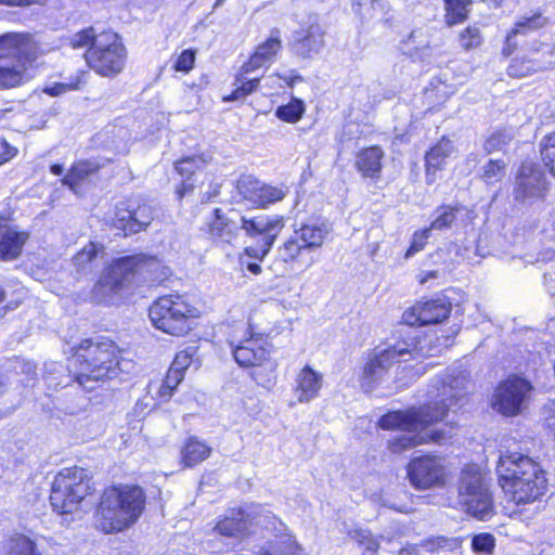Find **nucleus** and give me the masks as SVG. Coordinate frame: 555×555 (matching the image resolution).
I'll list each match as a JSON object with an SVG mask.
<instances>
[{"label":"nucleus","mask_w":555,"mask_h":555,"mask_svg":"<svg viewBox=\"0 0 555 555\" xmlns=\"http://www.w3.org/2000/svg\"><path fill=\"white\" fill-rule=\"evenodd\" d=\"M211 454L212 448L207 441L191 435L180 446L179 464L182 469H192L207 461Z\"/></svg>","instance_id":"c85d7f7f"},{"label":"nucleus","mask_w":555,"mask_h":555,"mask_svg":"<svg viewBox=\"0 0 555 555\" xmlns=\"http://www.w3.org/2000/svg\"><path fill=\"white\" fill-rule=\"evenodd\" d=\"M220 183H217L214 180H209L208 191L202 196V203H209L217 198L220 195Z\"/></svg>","instance_id":"13d9d810"},{"label":"nucleus","mask_w":555,"mask_h":555,"mask_svg":"<svg viewBox=\"0 0 555 555\" xmlns=\"http://www.w3.org/2000/svg\"><path fill=\"white\" fill-rule=\"evenodd\" d=\"M324 35L325 33L318 25L301 29L293 42L295 53L302 59L312 57L323 48Z\"/></svg>","instance_id":"c756f323"},{"label":"nucleus","mask_w":555,"mask_h":555,"mask_svg":"<svg viewBox=\"0 0 555 555\" xmlns=\"http://www.w3.org/2000/svg\"><path fill=\"white\" fill-rule=\"evenodd\" d=\"M506 168L507 164L505 160L501 158L489 159L482 168L480 178L486 184L492 185L502 181L505 177Z\"/></svg>","instance_id":"37998d69"},{"label":"nucleus","mask_w":555,"mask_h":555,"mask_svg":"<svg viewBox=\"0 0 555 555\" xmlns=\"http://www.w3.org/2000/svg\"><path fill=\"white\" fill-rule=\"evenodd\" d=\"M170 269L155 255L133 253L112 258L91 288V297L106 302L142 285H159L170 278Z\"/></svg>","instance_id":"39448f33"},{"label":"nucleus","mask_w":555,"mask_h":555,"mask_svg":"<svg viewBox=\"0 0 555 555\" xmlns=\"http://www.w3.org/2000/svg\"><path fill=\"white\" fill-rule=\"evenodd\" d=\"M147 315L155 330L171 337L184 338L198 327L203 310L191 295L173 292L156 297L147 309Z\"/></svg>","instance_id":"6e6552de"},{"label":"nucleus","mask_w":555,"mask_h":555,"mask_svg":"<svg viewBox=\"0 0 555 555\" xmlns=\"http://www.w3.org/2000/svg\"><path fill=\"white\" fill-rule=\"evenodd\" d=\"M18 155V147L0 135V167L7 165Z\"/></svg>","instance_id":"864d4df0"},{"label":"nucleus","mask_w":555,"mask_h":555,"mask_svg":"<svg viewBox=\"0 0 555 555\" xmlns=\"http://www.w3.org/2000/svg\"><path fill=\"white\" fill-rule=\"evenodd\" d=\"M325 235L323 227L302 223L278 247V257L291 267L300 266L310 253L323 245Z\"/></svg>","instance_id":"ddd939ff"},{"label":"nucleus","mask_w":555,"mask_h":555,"mask_svg":"<svg viewBox=\"0 0 555 555\" xmlns=\"http://www.w3.org/2000/svg\"><path fill=\"white\" fill-rule=\"evenodd\" d=\"M543 418L545 426L555 436V402H551L543 408Z\"/></svg>","instance_id":"4d7b16f0"},{"label":"nucleus","mask_w":555,"mask_h":555,"mask_svg":"<svg viewBox=\"0 0 555 555\" xmlns=\"http://www.w3.org/2000/svg\"><path fill=\"white\" fill-rule=\"evenodd\" d=\"M28 238L29 233L27 231L8 229L0 237V260L12 261L17 259L22 255Z\"/></svg>","instance_id":"2f4dec72"},{"label":"nucleus","mask_w":555,"mask_h":555,"mask_svg":"<svg viewBox=\"0 0 555 555\" xmlns=\"http://www.w3.org/2000/svg\"><path fill=\"white\" fill-rule=\"evenodd\" d=\"M259 555H305L302 546L292 537L281 538L271 546L262 550Z\"/></svg>","instance_id":"a19ab883"},{"label":"nucleus","mask_w":555,"mask_h":555,"mask_svg":"<svg viewBox=\"0 0 555 555\" xmlns=\"http://www.w3.org/2000/svg\"><path fill=\"white\" fill-rule=\"evenodd\" d=\"M38 48L29 34L8 33L0 36V90L20 88L34 78L31 69Z\"/></svg>","instance_id":"1a4fd4ad"},{"label":"nucleus","mask_w":555,"mask_h":555,"mask_svg":"<svg viewBox=\"0 0 555 555\" xmlns=\"http://www.w3.org/2000/svg\"><path fill=\"white\" fill-rule=\"evenodd\" d=\"M386 153L379 144L358 149L353 157V168L362 180L377 183L382 180Z\"/></svg>","instance_id":"4be33fe9"},{"label":"nucleus","mask_w":555,"mask_h":555,"mask_svg":"<svg viewBox=\"0 0 555 555\" xmlns=\"http://www.w3.org/2000/svg\"><path fill=\"white\" fill-rule=\"evenodd\" d=\"M206 236L216 244H231L237 237L238 227L222 208H214L202 228Z\"/></svg>","instance_id":"a878e982"},{"label":"nucleus","mask_w":555,"mask_h":555,"mask_svg":"<svg viewBox=\"0 0 555 555\" xmlns=\"http://www.w3.org/2000/svg\"><path fill=\"white\" fill-rule=\"evenodd\" d=\"M513 135L506 129H498L483 141V151L487 154L504 151L512 142Z\"/></svg>","instance_id":"c03bdc74"},{"label":"nucleus","mask_w":555,"mask_h":555,"mask_svg":"<svg viewBox=\"0 0 555 555\" xmlns=\"http://www.w3.org/2000/svg\"><path fill=\"white\" fill-rule=\"evenodd\" d=\"M12 551L14 555H41L35 541L24 534H17L12 539Z\"/></svg>","instance_id":"09e8293b"},{"label":"nucleus","mask_w":555,"mask_h":555,"mask_svg":"<svg viewBox=\"0 0 555 555\" xmlns=\"http://www.w3.org/2000/svg\"><path fill=\"white\" fill-rule=\"evenodd\" d=\"M351 2L353 11L359 15H363L365 9L375 11L383 7L380 0H351Z\"/></svg>","instance_id":"6e6d98bb"},{"label":"nucleus","mask_w":555,"mask_h":555,"mask_svg":"<svg viewBox=\"0 0 555 555\" xmlns=\"http://www.w3.org/2000/svg\"><path fill=\"white\" fill-rule=\"evenodd\" d=\"M429 228H424L421 230H417L412 235V241L410 243V246L404 253V258H410L416 253L423 250L428 242L429 235H430Z\"/></svg>","instance_id":"8fccbe9b"},{"label":"nucleus","mask_w":555,"mask_h":555,"mask_svg":"<svg viewBox=\"0 0 555 555\" xmlns=\"http://www.w3.org/2000/svg\"><path fill=\"white\" fill-rule=\"evenodd\" d=\"M420 338L412 334L400 335L397 340L383 350L396 363L401 362V358L412 356L418 349Z\"/></svg>","instance_id":"c9c22d12"},{"label":"nucleus","mask_w":555,"mask_h":555,"mask_svg":"<svg viewBox=\"0 0 555 555\" xmlns=\"http://www.w3.org/2000/svg\"><path fill=\"white\" fill-rule=\"evenodd\" d=\"M236 191L242 201L255 209H267L286 196V191L282 188L264 183L250 175H243L237 179Z\"/></svg>","instance_id":"aec40b11"},{"label":"nucleus","mask_w":555,"mask_h":555,"mask_svg":"<svg viewBox=\"0 0 555 555\" xmlns=\"http://www.w3.org/2000/svg\"><path fill=\"white\" fill-rule=\"evenodd\" d=\"M193 360L190 348L175 354L166 374L162 378H154L147 384V391L158 404L168 402L175 395L178 386L185 377V372Z\"/></svg>","instance_id":"6ab92c4d"},{"label":"nucleus","mask_w":555,"mask_h":555,"mask_svg":"<svg viewBox=\"0 0 555 555\" xmlns=\"http://www.w3.org/2000/svg\"><path fill=\"white\" fill-rule=\"evenodd\" d=\"M214 531L221 537L243 540L250 534L249 517L242 508H231L217 519Z\"/></svg>","instance_id":"bb28decb"},{"label":"nucleus","mask_w":555,"mask_h":555,"mask_svg":"<svg viewBox=\"0 0 555 555\" xmlns=\"http://www.w3.org/2000/svg\"><path fill=\"white\" fill-rule=\"evenodd\" d=\"M67 44L72 50H82L86 68L78 69L66 82L44 86L42 92L50 96L81 90L88 83L90 72L112 79L127 66L129 51L125 38L113 27L85 26L69 36Z\"/></svg>","instance_id":"f257e3e1"},{"label":"nucleus","mask_w":555,"mask_h":555,"mask_svg":"<svg viewBox=\"0 0 555 555\" xmlns=\"http://www.w3.org/2000/svg\"><path fill=\"white\" fill-rule=\"evenodd\" d=\"M490 2L494 8H501L503 0H490Z\"/></svg>","instance_id":"0e129e2a"},{"label":"nucleus","mask_w":555,"mask_h":555,"mask_svg":"<svg viewBox=\"0 0 555 555\" xmlns=\"http://www.w3.org/2000/svg\"><path fill=\"white\" fill-rule=\"evenodd\" d=\"M227 344L236 365L247 371L258 386L269 389L275 385L279 364L272 357L275 346L270 332L259 330L251 321L235 324L231 326Z\"/></svg>","instance_id":"423d86ee"},{"label":"nucleus","mask_w":555,"mask_h":555,"mask_svg":"<svg viewBox=\"0 0 555 555\" xmlns=\"http://www.w3.org/2000/svg\"><path fill=\"white\" fill-rule=\"evenodd\" d=\"M548 24L550 20L544 16L541 11H537L532 15L517 21L513 25V28L515 31H518L520 36H527L530 33L545 28Z\"/></svg>","instance_id":"ea45409f"},{"label":"nucleus","mask_w":555,"mask_h":555,"mask_svg":"<svg viewBox=\"0 0 555 555\" xmlns=\"http://www.w3.org/2000/svg\"><path fill=\"white\" fill-rule=\"evenodd\" d=\"M96 494L93 475L85 467L72 465L60 469L52 479L49 503L52 511L61 516L82 509L86 502Z\"/></svg>","instance_id":"9d476101"},{"label":"nucleus","mask_w":555,"mask_h":555,"mask_svg":"<svg viewBox=\"0 0 555 555\" xmlns=\"http://www.w3.org/2000/svg\"><path fill=\"white\" fill-rule=\"evenodd\" d=\"M453 310L451 299L439 293L430 298H423L406 308L401 322L412 327L435 325L447 321Z\"/></svg>","instance_id":"dca6fc26"},{"label":"nucleus","mask_w":555,"mask_h":555,"mask_svg":"<svg viewBox=\"0 0 555 555\" xmlns=\"http://www.w3.org/2000/svg\"><path fill=\"white\" fill-rule=\"evenodd\" d=\"M283 44L280 30L273 28L271 35L257 44L246 61H244L233 75V89L221 96L223 103L243 102L260 90L262 76L249 75L262 67H268L282 51Z\"/></svg>","instance_id":"9b49d317"},{"label":"nucleus","mask_w":555,"mask_h":555,"mask_svg":"<svg viewBox=\"0 0 555 555\" xmlns=\"http://www.w3.org/2000/svg\"><path fill=\"white\" fill-rule=\"evenodd\" d=\"M109 163H112V159L108 158L103 162L90 158L76 159L64 173L61 183L73 193L80 195L92 178L99 175L105 164Z\"/></svg>","instance_id":"b1692460"},{"label":"nucleus","mask_w":555,"mask_h":555,"mask_svg":"<svg viewBox=\"0 0 555 555\" xmlns=\"http://www.w3.org/2000/svg\"><path fill=\"white\" fill-rule=\"evenodd\" d=\"M539 66L535 61L528 57H515L506 68V73L512 78H524L534 74Z\"/></svg>","instance_id":"a18cd8bd"},{"label":"nucleus","mask_w":555,"mask_h":555,"mask_svg":"<svg viewBox=\"0 0 555 555\" xmlns=\"http://www.w3.org/2000/svg\"><path fill=\"white\" fill-rule=\"evenodd\" d=\"M66 360L70 384L90 392L120 375L124 349L108 336L85 337L70 346Z\"/></svg>","instance_id":"20e7f679"},{"label":"nucleus","mask_w":555,"mask_h":555,"mask_svg":"<svg viewBox=\"0 0 555 555\" xmlns=\"http://www.w3.org/2000/svg\"><path fill=\"white\" fill-rule=\"evenodd\" d=\"M396 363L382 349H373L365 357L359 375L360 387L365 392L374 390L389 374Z\"/></svg>","instance_id":"5701e85b"},{"label":"nucleus","mask_w":555,"mask_h":555,"mask_svg":"<svg viewBox=\"0 0 555 555\" xmlns=\"http://www.w3.org/2000/svg\"><path fill=\"white\" fill-rule=\"evenodd\" d=\"M306 105L299 98L292 96L286 104L279 105L275 109V117L287 124H296L304 117Z\"/></svg>","instance_id":"4c0bfd02"},{"label":"nucleus","mask_w":555,"mask_h":555,"mask_svg":"<svg viewBox=\"0 0 555 555\" xmlns=\"http://www.w3.org/2000/svg\"><path fill=\"white\" fill-rule=\"evenodd\" d=\"M281 78L284 80L286 87H288V88H293L295 86V83L301 82L304 80V78L300 74H292L289 76H284Z\"/></svg>","instance_id":"052dcab7"},{"label":"nucleus","mask_w":555,"mask_h":555,"mask_svg":"<svg viewBox=\"0 0 555 555\" xmlns=\"http://www.w3.org/2000/svg\"><path fill=\"white\" fill-rule=\"evenodd\" d=\"M5 300H7V292L3 287V285L0 283V305H2L0 307V319L4 318L9 311H12V310L18 308L23 302L22 299L10 300L8 302H5Z\"/></svg>","instance_id":"5fc2aeb1"},{"label":"nucleus","mask_w":555,"mask_h":555,"mask_svg":"<svg viewBox=\"0 0 555 555\" xmlns=\"http://www.w3.org/2000/svg\"><path fill=\"white\" fill-rule=\"evenodd\" d=\"M197 50L189 48L182 50L172 61L171 69L175 73L188 75L195 68Z\"/></svg>","instance_id":"49530a36"},{"label":"nucleus","mask_w":555,"mask_h":555,"mask_svg":"<svg viewBox=\"0 0 555 555\" xmlns=\"http://www.w3.org/2000/svg\"><path fill=\"white\" fill-rule=\"evenodd\" d=\"M153 220V207L142 198L130 196L116 203L111 228L130 236L145 231Z\"/></svg>","instance_id":"4468645a"},{"label":"nucleus","mask_w":555,"mask_h":555,"mask_svg":"<svg viewBox=\"0 0 555 555\" xmlns=\"http://www.w3.org/2000/svg\"><path fill=\"white\" fill-rule=\"evenodd\" d=\"M35 0H0V5L4 7H31Z\"/></svg>","instance_id":"bf43d9fd"},{"label":"nucleus","mask_w":555,"mask_h":555,"mask_svg":"<svg viewBox=\"0 0 555 555\" xmlns=\"http://www.w3.org/2000/svg\"><path fill=\"white\" fill-rule=\"evenodd\" d=\"M494 472L509 517L524 515L528 506L540 504L548 496V472L538 457L505 450L498 456Z\"/></svg>","instance_id":"f03ea898"},{"label":"nucleus","mask_w":555,"mask_h":555,"mask_svg":"<svg viewBox=\"0 0 555 555\" xmlns=\"http://www.w3.org/2000/svg\"><path fill=\"white\" fill-rule=\"evenodd\" d=\"M550 190V182L538 164L524 162L519 165L513 190L514 201L532 204L543 201Z\"/></svg>","instance_id":"a211bd4d"},{"label":"nucleus","mask_w":555,"mask_h":555,"mask_svg":"<svg viewBox=\"0 0 555 555\" xmlns=\"http://www.w3.org/2000/svg\"><path fill=\"white\" fill-rule=\"evenodd\" d=\"M286 218L283 215L260 214L241 218V229L248 237H260L262 242L275 244L284 230Z\"/></svg>","instance_id":"412c9836"},{"label":"nucleus","mask_w":555,"mask_h":555,"mask_svg":"<svg viewBox=\"0 0 555 555\" xmlns=\"http://www.w3.org/2000/svg\"><path fill=\"white\" fill-rule=\"evenodd\" d=\"M453 141L446 134L433 143L424 154V173L428 185L437 181L438 172L446 169L448 159L454 153Z\"/></svg>","instance_id":"393cba45"},{"label":"nucleus","mask_w":555,"mask_h":555,"mask_svg":"<svg viewBox=\"0 0 555 555\" xmlns=\"http://www.w3.org/2000/svg\"><path fill=\"white\" fill-rule=\"evenodd\" d=\"M274 244L260 242L259 246H247L238 256V262L243 269H246L254 275L262 272L260 263L269 255Z\"/></svg>","instance_id":"473e14b6"},{"label":"nucleus","mask_w":555,"mask_h":555,"mask_svg":"<svg viewBox=\"0 0 555 555\" xmlns=\"http://www.w3.org/2000/svg\"><path fill=\"white\" fill-rule=\"evenodd\" d=\"M175 171L180 176L181 181L177 184L175 195L177 201L192 194L197 186L195 177L203 172L202 162L194 156H185L175 162Z\"/></svg>","instance_id":"cd10ccee"},{"label":"nucleus","mask_w":555,"mask_h":555,"mask_svg":"<svg viewBox=\"0 0 555 555\" xmlns=\"http://www.w3.org/2000/svg\"><path fill=\"white\" fill-rule=\"evenodd\" d=\"M438 216L428 225L429 230L443 231L450 229L456 220L460 208L452 205H440L437 208Z\"/></svg>","instance_id":"79ce46f5"},{"label":"nucleus","mask_w":555,"mask_h":555,"mask_svg":"<svg viewBox=\"0 0 555 555\" xmlns=\"http://www.w3.org/2000/svg\"><path fill=\"white\" fill-rule=\"evenodd\" d=\"M104 251V246L95 241L87 242L72 257V266L77 274L91 272L92 264L100 254Z\"/></svg>","instance_id":"72a5a7b5"},{"label":"nucleus","mask_w":555,"mask_h":555,"mask_svg":"<svg viewBox=\"0 0 555 555\" xmlns=\"http://www.w3.org/2000/svg\"><path fill=\"white\" fill-rule=\"evenodd\" d=\"M455 403V396L435 397L418 406L391 410L383 414L377 421V426L380 429L412 433V435H401L389 439L387 450L392 454H401L421 444L440 442L444 438L442 430H433L426 435L422 433L444 422L451 406Z\"/></svg>","instance_id":"7ed1b4c3"},{"label":"nucleus","mask_w":555,"mask_h":555,"mask_svg":"<svg viewBox=\"0 0 555 555\" xmlns=\"http://www.w3.org/2000/svg\"><path fill=\"white\" fill-rule=\"evenodd\" d=\"M146 503V492L138 483L108 485L94 506L95 527L105 534L125 531L140 519Z\"/></svg>","instance_id":"0eeeda50"},{"label":"nucleus","mask_w":555,"mask_h":555,"mask_svg":"<svg viewBox=\"0 0 555 555\" xmlns=\"http://www.w3.org/2000/svg\"><path fill=\"white\" fill-rule=\"evenodd\" d=\"M518 36H520L519 33L515 31L513 27L507 31L501 50L504 57L507 59L519 50L521 44L517 39Z\"/></svg>","instance_id":"603ef678"},{"label":"nucleus","mask_w":555,"mask_h":555,"mask_svg":"<svg viewBox=\"0 0 555 555\" xmlns=\"http://www.w3.org/2000/svg\"><path fill=\"white\" fill-rule=\"evenodd\" d=\"M444 15L443 23L448 27H453L465 23L470 15L473 0H442Z\"/></svg>","instance_id":"f704fd0d"},{"label":"nucleus","mask_w":555,"mask_h":555,"mask_svg":"<svg viewBox=\"0 0 555 555\" xmlns=\"http://www.w3.org/2000/svg\"><path fill=\"white\" fill-rule=\"evenodd\" d=\"M225 0H216L215 7L221 5Z\"/></svg>","instance_id":"338daca9"},{"label":"nucleus","mask_w":555,"mask_h":555,"mask_svg":"<svg viewBox=\"0 0 555 555\" xmlns=\"http://www.w3.org/2000/svg\"><path fill=\"white\" fill-rule=\"evenodd\" d=\"M531 390L532 385L528 379L512 374L495 387L492 406L503 416H517L521 413Z\"/></svg>","instance_id":"f3484780"},{"label":"nucleus","mask_w":555,"mask_h":555,"mask_svg":"<svg viewBox=\"0 0 555 555\" xmlns=\"http://www.w3.org/2000/svg\"><path fill=\"white\" fill-rule=\"evenodd\" d=\"M495 546L494 537L491 533H478L472 540V548L476 553L491 554Z\"/></svg>","instance_id":"3c124183"},{"label":"nucleus","mask_w":555,"mask_h":555,"mask_svg":"<svg viewBox=\"0 0 555 555\" xmlns=\"http://www.w3.org/2000/svg\"><path fill=\"white\" fill-rule=\"evenodd\" d=\"M539 153L544 169L555 178V130L543 135Z\"/></svg>","instance_id":"58836bf2"},{"label":"nucleus","mask_w":555,"mask_h":555,"mask_svg":"<svg viewBox=\"0 0 555 555\" xmlns=\"http://www.w3.org/2000/svg\"><path fill=\"white\" fill-rule=\"evenodd\" d=\"M50 172L54 176H62L64 173V166L62 164H52L50 166Z\"/></svg>","instance_id":"e2e57ef3"},{"label":"nucleus","mask_w":555,"mask_h":555,"mask_svg":"<svg viewBox=\"0 0 555 555\" xmlns=\"http://www.w3.org/2000/svg\"><path fill=\"white\" fill-rule=\"evenodd\" d=\"M459 48L464 52L480 49L485 43L481 29L476 24H470L461 29L456 36Z\"/></svg>","instance_id":"e433bc0d"},{"label":"nucleus","mask_w":555,"mask_h":555,"mask_svg":"<svg viewBox=\"0 0 555 555\" xmlns=\"http://www.w3.org/2000/svg\"><path fill=\"white\" fill-rule=\"evenodd\" d=\"M406 476L415 490L425 491L433 488H443L448 483L451 474L441 456L426 453L414 456L409 461Z\"/></svg>","instance_id":"2eb2a0df"},{"label":"nucleus","mask_w":555,"mask_h":555,"mask_svg":"<svg viewBox=\"0 0 555 555\" xmlns=\"http://www.w3.org/2000/svg\"><path fill=\"white\" fill-rule=\"evenodd\" d=\"M347 535L359 546H363L366 551L373 554H376L379 550V541L372 534L370 530L353 528L348 530Z\"/></svg>","instance_id":"de8ad7c7"},{"label":"nucleus","mask_w":555,"mask_h":555,"mask_svg":"<svg viewBox=\"0 0 555 555\" xmlns=\"http://www.w3.org/2000/svg\"><path fill=\"white\" fill-rule=\"evenodd\" d=\"M322 387V375L310 365H305L296 378L295 391L300 402L314 399Z\"/></svg>","instance_id":"7c9ffc66"},{"label":"nucleus","mask_w":555,"mask_h":555,"mask_svg":"<svg viewBox=\"0 0 555 555\" xmlns=\"http://www.w3.org/2000/svg\"><path fill=\"white\" fill-rule=\"evenodd\" d=\"M33 5H44L49 0H35Z\"/></svg>","instance_id":"69168bd1"},{"label":"nucleus","mask_w":555,"mask_h":555,"mask_svg":"<svg viewBox=\"0 0 555 555\" xmlns=\"http://www.w3.org/2000/svg\"><path fill=\"white\" fill-rule=\"evenodd\" d=\"M457 499L463 509L478 519H485L493 513L490 486L476 465L462 468L457 480Z\"/></svg>","instance_id":"f8f14e48"},{"label":"nucleus","mask_w":555,"mask_h":555,"mask_svg":"<svg viewBox=\"0 0 555 555\" xmlns=\"http://www.w3.org/2000/svg\"><path fill=\"white\" fill-rule=\"evenodd\" d=\"M438 276V272L437 271H427V272H424L420 279H418V282L421 284H424L426 283L429 279H436Z\"/></svg>","instance_id":"680f3d73"}]
</instances>
